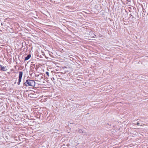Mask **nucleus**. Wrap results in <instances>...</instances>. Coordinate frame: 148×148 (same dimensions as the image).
<instances>
[{
    "label": "nucleus",
    "instance_id": "2",
    "mask_svg": "<svg viewBox=\"0 0 148 148\" xmlns=\"http://www.w3.org/2000/svg\"><path fill=\"white\" fill-rule=\"evenodd\" d=\"M23 72L22 71L19 72V74L18 76V82H21L22 77L23 76Z\"/></svg>",
    "mask_w": 148,
    "mask_h": 148
},
{
    "label": "nucleus",
    "instance_id": "9",
    "mask_svg": "<svg viewBox=\"0 0 148 148\" xmlns=\"http://www.w3.org/2000/svg\"><path fill=\"white\" fill-rule=\"evenodd\" d=\"M20 82H18V85H20Z\"/></svg>",
    "mask_w": 148,
    "mask_h": 148
},
{
    "label": "nucleus",
    "instance_id": "5",
    "mask_svg": "<svg viewBox=\"0 0 148 148\" xmlns=\"http://www.w3.org/2000/svg\"><path fill=\"white\" fill-rule=\"evenodd\" d=\"M78 132L79 133H84V131L80 129L78 130Z\"/></svg>",
    "mask_w": 148,
    "mask_h": 148
},
{
    "label": "nucleus",
    "instance_id": "4",
    "mask_svg": "<svg viewBox=\"0 0 148 148\" xmlns=\"http://www.w3.org/2000/svg\"><path fill=\"white\" fill-rule=\"evenodd\" d=\"M31 57L30 54H29L25 58V60L26 61L29 60Z\"/></svg>",
    "mask_w": 148,
    "mask_h": 148
},
{
    "label": "nucleus",
    "instance_id": "7",
    "mask_svg": "<svg viewBox=\"0 0 148 148\" xmlns=\"http://www.w3.org/2000/svg\"><path fill=\"white\" fill-rule=\"evenodd\" d=\"M83 135H86V136H87V133L85 132H84V133H83Z\"/></svg>",
    "mask_w": 148,
    "mask_h": 148
},
{
    "label": "nucleus",
    "instance_id": "10",
    "mask_svg": "<svg viewBox=\"0 0 148 148\" xmlns=\"http://www.w3.org/2000/svg\"><path fill=\"white\" fill-rule=\"evenodd\" d=\"M145 125L143 124H142V125H140L141 126H143V125Z\"/></svg>",
    "mask_w": 148,
    "mask_h": 148
},
{
    "label": "nucleus",
    "instance_id": "6",
    "mask_svg": "<svg viewBox=\"0 0 148 148\" xmlns=\"http://www.w3.org/2000/svg\"><path fill=\"white\" fill-rule=\"evenodd\" d=\"M46 74L49 77V73L48 72H47V71H46Z\"/></svg>",
    "mask_w": 148,
    "mask_h": 148
},
{
    "label": "nucleus",
    "instance_id": "8",
    "mask_svg": "<svg viewBox=\"0 0 148 148\" xmlns=\"http://www.w3.org/2000/svg\"><path fill=\"white\" fill-rule=\"evenodd\" d=\"M136 125H140V123L138 122H137Z\"/></svg>",
    "mask_w": 148,
    "mask_h": 148
},
{
    "label": "nucleus",
    "instance_id": "1",
    "mask_svg": "<svg viewBox=\"0 0 148 148\" xmlns=\"http://www.w3.org/2000/svg\"><path fill=\"white\" fill-rule=\"evenodd\" d=\"M35 82L34 80L31 79H27L24 83V85L26 86H31L33 87L35 86Z\"/></svg>",
    "mask_w": 148,
    "mask_h": 148
},
{
    "label": "nucleus",
    "instance_id": "3",
    "mask_svg": "<svg viewBox=\"0 0 148 148\" xmlns=\"http://www.w3.org/2000/svg\"><path fill=\"white\" fill-rule=\"evenodd\" d=\"M0 70L3 71H6L7 70L6 66H3L0 64Z\"/></svg>",
    "mask_w": 148,
    "mask_h": 148
},
{
    "label": "nucleus",
    "instance_id": "11",
    "mask_svg": "<svg viewBox=\"0 0 148 148\" xmlns=\"http://www.w3.org/2000/svg\"><path fill=\"white\" fill-rule=\"evenodd\" d=\"M133 124H134V125H136V124H135V123H133Z\"/></svg>",
    "mask_w": 148,
    "mask_h": 148
}]
</instances>
